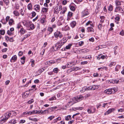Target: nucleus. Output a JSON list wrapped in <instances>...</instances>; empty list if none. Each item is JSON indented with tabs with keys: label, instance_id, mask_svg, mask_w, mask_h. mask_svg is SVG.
Wrapping results in <instances>:
<instances>
[{
	"label": "nucleus",
	"instance_id": "1",
	"mask_svg": "<svg viewBox=\"0 0 124 124\" xmlns=\"http://www.w3.org/2000/svg\"><path fill=\"white\" fill-rule=\"evenodd\" d=\"M64 39L65 38H64L56 43L55 46L53 47L54 51H56L59 50L62 46L67 41L66 39L65 38V40Z\"/></svg>",
	"mask_w": 124,
	"mask_h": 124
},
{
	"label": "nucleus",
	"instance_id": "2",
	"mask_svg": "<svg viewBox=\"0 0 124 124\" xmlns=\"http://www.w3.org/2000/svg\"><path fill=\"white\" fill-rule=\"evenodd\" d=\"M14 113L16 114V112L14 111H11L6 113L3 116V118H1L0 120L2 124L5 122L8 118L10 117L12 114Z\"/></svg>",
	"mask_w": 124,
	"mask_h": 124
},
{
	"label": "nucleus",
	"instance_id": "3",
	"mask_svg": "<svg viewBox=\"0 0 124 124\" xmlns=\"http://www.w3.org/2000/svg\"><path fill=\"white\" fill-rule=\"evenodd\" d=\"M54 36L55 38L58 39V37L60 38H61L62 37L63 35L60 32L57 31L54 33Z\"/></svg>",
	"mask_w": 124,
	"mask_h": 124
},
{
	"label": "nucleus",
	"instance_id": "4",
	"mask_svg": "<svg viewBox=\"0 0 124 124\" xmlns=\"http://www.w3.org/2000/svg\"><path fill=\"white\" fill-rule=\"evenodd\" d=\"M84 98L83 97L82 95H80L73 98V100H75V101L78 102L83 100Z\"/></svg>",
	"mask_w": 124,
	"mask_h": 124
},
{
	"label": "nucleus",
	"instance_id": "5",
	"mask_svg": "<svg viewBox=\"0 0 124 124\" xmlns=\"http://www.w3.org/2000/svg\"><path fill=\"white\" fill-rule=\"evenodd\" d=\"M99 86L100 85H93L92 86H90L88 87L89 89H88V90H94L98 89Z\"/></svg>",
	"mask_w": 124,
	"mask_h": 124
},
{
	"label": "nucleus",
	"instance_id": "6",
	"mask_svg": "<svg viewBox=\"0 0 124 124\" xmlns=\"http://www.w3.org/2000/svg\"><path fill=\"white\" fill-rule=\"evenodd\" d=\"M89 14V13L86 10H84L81 13V16L82 17H84L88 15Z\"/></svg>",
	"mask_w": 124,
	"mask_h": 124
},
{
	"label": "nucleus",
	"instance_id": "7",
	"mask_svg": "<svg viewBox=\"0 0 124 124\" xmlns=\"http://www.w3.org/2000/svg\"><path fill=\"white\" fill-rule=\"evenodd\" d=\"M48 8L43 7L41 9V13L42 14H46L48 12Z\"/></svg>",
	"mask_w": 124,
	"mask_h": 124
},
{
	"label": "nucleus",
	"instance_id": "8",
	"mask_svg": "<svg viewBox=\"0 0 124 124\" xmlns=\"http://www.w3.org/2000/svg\"><path fill=\"white\" fill-rule=\"evenodd\" d=\"M104 93H106L108 94H111L112 93L113 91H112V89L111 88L107 89L104 91Z\"/></svg>",
	"mask_w": 124,
	"mask_h": 124
},
{
	"label": "nucleus",
	"instance_id": "9",
	"mask_svg": "<svg viewBox=\"0 0 124 124\" xmlns=\"http://www.w3.org/2000/svg\"><path fill=\"white\" fill-rule=\"evenodd\" d=\"M119 11L120 12H124V11L123 9H122L121 7H116L114 10L115 12H117L118 11Z\"/></svg>",
	"mask_w": 124,
	"mask_h": 124
},
{
	"label": "nucleus",
	"instance_id": "10",
	"mask_svg": "<svg viewBox=\"0 0 124 124\" xmlns=\"http://www.w3.org/2000/svg\"><path fill=\"white\" fill-rule=\"evenodd\" d=\"M73 13L70 12H69L68 13L67 20L69 21L70 20V18L73 16Z\"/></svg>",
	"mask_w": 124,
	"mask_h": 124
},
{
	"label": "nucleus",
	"instance_id": "11",
	"mask_svg": "<svg viewBox=\"0 0 124 124\" xmlns=\"http://www.w3.org/2000/svg\"><path fill=\"white\" fill-rule=\"evenodd\" d=\"M94 27H89L87 28V31L88 32H94V29L93 28Z\"/></svg>",
	"mask_w": 124,
	"mask_h": 124
},
{
	"label": "nucleus",
	"instance_id": "12",
	"mask_svg": "<svg viewBox=\"0 0 124 124\" xmlns=\"http://www.w3.org/2000/svg\"><path fill=\"white\" fill-rule=\"evenodd\" d=\"M115 110V109L112 108L109 109L104 113V115H106L111 113Z\"/></svg>",
	"mask_w": 124,
	"mask_h": 124
},
{
	"label": "nucleus",
	"instance_id": "13",
	"mask_svg": "<svg viewBox=\"0 0 124 124\" xmlns=\"http://www.w3.org/2000/svg\"><path fill=\"white\" fill-rule=\"evenodd\" d=\"M34 9L38 12H39L40 10V6L39 5H35L34 6Z\"/></svg>",
	"mask_w": 124,
	"mask_h": 124
},
{
	"label": "nucleus",
	"instance_id": "14",
	"mask_svg": "<svg viewBox=\"0 0 124 124\" xmlns=\"http://www.w3.org/2000/svg\"><path fill=\"white\" fill-rule=\"evenodd\" d=\"M89 25L92 27H94V24L92 23V22L90 20L86 23L85 24L86 26H87Z\"/></svg>",
	"mask_w": 124,
	"mask_h": 124
},
{
	"label": "nucleus",
	"instance_id": "15",
	"mask_svg": "<svg viewBox=\"0 0 124 124\" xmlns=\"http://www.w3.org/2000/svg\"><path fill=\"white\" fill-rule=\"evenodd\" d=\"M55 63V62L54 61L50 60L47 61L46 63V64L50 65L53 64L54 63Z\"/></svg>",
	"mask_w": 124,
	"mask_h": 124
},
{
	"label": "nucleus",
	"instance_id": "16",
	"mask_svg": "<svg viewBox=\"0 0 124 124\" xmlns=\"http://www.w3.org/2000/svg\"><path fill=\"white\" fill-rule=\"evenodd\" d=\"M17 59L16 56V55H14L10 59V62H13L16 60Z\"/></svg>",
	"mask_w": 124,
	"mask_h": 124
},
{
	"label": "nucleus",
	"instance_id": "17",
	"mask_svg": "<svg viewBox=\"0 0 124 124\" xmlns=\"http://www.w3.org/2000/svg\"><path fill=\"white\" fill-rule=\"evenodd\" d=\"M101 54H100L98 55V56L97 57V60H99L100 59H105V56L104 55L101 56Z\"/></svg>",
	"mask_w": 124,
	"mask_h": 124
},
{
	"label": "nucleus",
	"instance_id": "18",
	"mask_svg": "<svg viewBox=\"0 0 124 124\" xmlns=\"http://www.w3.org/2000/svg\"><path fill=\"white\" fill-rule=\"evenodd\" d=\"M37 110L30 111H29V115H31L34 114H37Z\"/></svg>",
	"mask_w": 124,
	"mask_h": 124
},
{
	"label": "nucleus",
	"instance_id": "19",
	"mask_svg": "<svg viewBox=\"0 0 124 124\" xmlns=\"http://www.w3.org/2000/svg\"><path fill=\"white\" fill-rule=\"evenodd\" d=\"M76 22L74 21H73L70 23V25L72 28L76 26Z\"/></svg>",
	"mask_w": 124,
	"mask_h": 124
},
{
	"label": "nucleus",
	"instance_id": "20",
	"mask_svg": "<svg viewBox=\"0 0 124 124\" xmlns=\"http://www.w3.org/2000/svg\"><path fill=\"white\" fill-rule=\"evenodd\" d=\"M89 89L88 87H85L83 88L80 91V92L81 93H84L85 91L86 90H88Z\"/></svg>",
	"mask_w": 124,
	"mask_h": 124
},
{
	"label": "nucleus",
	"instance_id": "21",
	"mask_svg": "<svg viewBox=\"0 0 124 124\" xmlns=\"http://www.w3.org/2000/svg\"><path fill=\"white\" fill-rule=\"evenodd\" d=\"M108 11L110 12L112 11L113 9V6L112 5L110 4L109 6H108Z\"/></svg>",
	"mask_w": 124,
	"mask_h": 124
},
{
	"label": "nucleus",
	"instance_id": "22",
	"mask_svg": "<svg viewBox=\"0 0 124 124\" xmlns=\"http://www.w3.org/2000/svg\"><path fill=\"white\" fill-rule=\"evenodd\" d=\"M67 10V8L66 7H63L62 10L60 12V14H64Z\"/></svg>",
	"mask_w": 124,
	"mask_h": 124
},
{
	"label": "nucleus",
	"instance_id": "23",
	"mask_svg": "<svg viewBox=\"0 0 124 124\" xmlns=\"http://www.w3.org/2000/svg\"><path fill=\"white\" fill-rule=\"evenodd\" d=\"M20 31L21 34H24L25 33L27 32L26 30H25L24 29L23 27H22L21 28Z\"/></svg>",
	"mask_w": 124,
	"mask_h": 124
},
{
	"label": "nucleus",
	"instance_id": "24",
	"mask_svg": "<svg viewBox=\"0 0 124 124\" xmlns=\"http://www.w3.org/2000/svg\"><path fill=\"white\" fill-rule=\"evenodd\" d=\"M25 57L24 56L21 58V62L22 64H24L25 62Z\"/></svg>",
	"mask_w": 124,
	"mask_h": 124
},
{
	"label": "nucleus",
	"instance_id": "25",
	"mask_svg": "<svg viewBox=\"0 0 124 124\" xmlns=\"http://www.w3.org/2000/svg\"><path fill=\"white\" fill-rule=\"evenodd\" d=\"M14 23V21L13 19H11L9 20V24L10 26H11Z\"/></svg>",
	"mask_w": 124,
	"mask_h": 124
},
{
	"label": "nucleus",
	"instance_id": "26",
	"mask_svg": "<svg viewBox=\"0 0 124 124\" xmlns=\"http://www.w3.org/2000/svg\"><path fill=\"white\" fill-rule=\"evenodd\" d=\"M74 62L73 61H72L71 62H68V63L66 65V67L67 68H70L71 67L70 65H71Z\"/></svg>",
	"mask_w": 124,
	"mask_h": 124
},
{
	"label": "nucleus",
	"instance_id": "27",
	"mask_svg": "<svg viewBox=\"0 0 124 124\" xmlns=\"http://www.w3.org/2000/svg\"><path fill=\"white\" fill-rule=\"evenodd\" d=\"M89 51V50L86 49H83L80 50V52H81L83 53H85Z\"/></svg>",
	"mask_w": 124,
	"mask_h": 124
},
{
	"label": "nucleus",
	"instance_id": "28",
	"mask_svg": "<svg viewBox=\"0 0 124 124\" xmlns=\"http://www.w3.org/2000/svg\"><path fill=\"white\" fill-rule=\"evenodd\" d=\"M49 108L48 109H47L45 110L44 111H42L41 114H45L47 113H48L49 112Z\"/></svg>",
	"mask_w": 124,
	"mask_h": 124
},
{
	"label": "nucleus",
	"instance_id": "29",
	"mask_svg": "<svg viewBox=\"0 0 124 124\" xmlns=\"http://www.w3.org/2000/svg\"><path fill=\"white\" fill-rule=\"evenodd\" d=\"M13 14L15 15V16H18L19 15V13L17 10L14 11L13 12Z\"/></svg>",
	"mask_w": 124,
	"mask_h": 124
},
{
	"label": "nucleus",
	"instance_id": "30",
	"mask_svg": "<svg viewBox=\"0 0 124 124\" xmlns=\"http://www.w3.org/2000/svg\"><path fill=\"white\" fill-rule=\"evenodd\" d=\"M121 67V66L120 65H116L115 68V70L116 71H118L120 69Z\"/></svg>",
	"mask_w": 124,
	"mask_h": 124
},
{
	"label": "nucleus",
	"instance_id": "31",
	"mask_svg": "<svg viewBox=\"0 0 124 124\" xmlns=\"http://www.w3.org/2000/svg\"><path fill=\"white\" fill-rule=\"evenodd\" d=\"M65 120H69L71 119V117L70 115L67 116H65Z\"/></svg>",
	"mask_w": 124,
	"mask_h": 124
},
{
	"label": "nucleus",
	"instance_id": "32",
	"mask_svg": "<svg viewBox=\"0 0 124 124\" xmlns=\"http://www.w3.org/2000/svg\"><path fill=\"white\" fill-rule=\"evenodd\" d=\"M72 45L71 44H69L68 45L66 46L65 48L67 50L69 49Z\"/></svg>",
	"mask_w": 124,
	"mask_h": 124
},
{
	"label": "nucleus",
	"instance_id": "33",
	"mask_svg": "<svg viewBox=\"0 0 124 124\" xmlns=\"http://www.w3.org/2000/svg\"><path fill=\"white\" fill-rule=\"evenodd\" d=\"M27 8L29 10H31L32 9V5L31 3H30L27 6Z\"/></svg>",
	"mask_w": 124,
	"mask_h": 124
},
{
	"label": "nucleus",
	"instance_id": "34",
	"mask_svg": "<svg viewBox=\"0 0 124 124\" xmlns=\"http://www.w3.org/2000/svg\"><path fill=\"white\" fill-rule=\"evenodd\" d=\"M9 122L10 123L14 124L16 123V121L15 119H13L10 120Z\"/></svg>",
	"mask_w": 124,
	"mask_h": 124
},
{
	"label": "nucleus",
	"instance_id": "35",
	"mask_svg": "<svg viewBox=\"0 0 124 124\" xmlns=\"http://www.w3.org/2000/svg\"><path fill=\"white\" fill-rule=\"evenodd\" d=\"M54 13L57 14L59 12L58 10V8L56 6L54 9Z\"/></svg>",
	"mask_w": 124,
	"mask_h": 124
},
{
	"label": "nucleus",
	"instance_id": "36",
	"mask_svg": "<svg viewBox=\"0 0 124 124\" xmlns=\"http://www.w3.org/2000/svg\"><path fill=\"white\" fill-rule=\"evenodd\" d=\"M116 63L115 62H111L109 64V66L110 67H111L112 66L115 65H116Z\"/></svg>",
	"mask_w": 124,
	"mask_h": 124
},
{
	"label": "nucleus",
	"instance_id": "37",
	"mask_svg": "<svg viewBox=\"0 0 124 124\" xmlns=\"http://www.w3.org/2000/svg\"><path fill=\"white\" fill-rule=\"evenodd\" d=\"M69 1L67 0H63L62 1V3L63 5H65Z\"/></svg>",
	"mask_w": 124,
	"mask_h": 124
},
{
	"label": "nucleus",
	"instance_id": "38",
	"mask_svg": "<svg viewBox=\"0 0 124 124\" xmlns=\"http://www.w3.org/2000/svg\"><path fill=\"white\" fill-rule=\"evenodd\" d=\"M91 109V112L92 113H94L96 111V108L93 107H92L90 108Z\"/></svg>",
	"mask_w": 124,
	"mask_h": 124
},
{
	"label": "nucleus",
	"instance_id": "39",
	"mask_svg": "<svg viewBox=\"0 0 124 124\" xmlns=\"http://www.w3.org/2000/svg\"><path fill=\"white\" fill-rule=\"evenodd\" d=\"M115 3L116 6L120 5L121 4L120 1L117 0H116L115 1Z\"/></svg>",
	"mask_w": 124,
	"mask_h": 124
},
{
	"label": "nucleus",
	"instance_id": "40",
	"mask_svg": "<svg viewBox=\"0 0 124 124\" xmlns=\"http://www.w3.org/2000/svg\"><path fill=\"white\" fill-rule=\"evenodd\" d=\"M5 32L4 30L2 29L0 30V34L3 35L5 34Z\"/></svg>",
	"mask_w": 124,
	"mask_h": 124
},
{
	"label": "nucleus",
	"instance_id": "41",
	"mask_svg": "<svg viewBox=\"0 0 124 124\" xmlns=\"http://www.w3.org/2000/svg\"><path fill=\"white\" fill-rule=\"evenodd\" d=\"M83 108L82 107H77L74 108L73 110L75 111L77 110H82Z\"/></svg>",
	"mask_w": 124,
	"mask_h": 124
},
{
	"label": "nucleus",
	"instance_id": "42",
	"mask_svg": "<svg viewBox=\"0 0 124 124\" xmlns=\"http://www.w3.org/2000/svg\"><path fill=\"white\" fill-rule=\"evenodd\" d=\"M102 25L101 23H99L98 25H97L98 29L100 30H101L102 29Z\"/></svg>",
	"mask_w": 124,
	"mask_h": 124
},
{
	"label": "nucleus",
	"instance_id": "43",
	"mask_svg": "<svg viewBox=\"0 0 124 124\" xmlns=\"http://www.w3.org/2000/svg\"><path fill=\"white\" fill-rule=\"evenodd\" d=\"M45 48H43V49H42L41 48V50H42L41 52L40 53V54L41 55H43L44 54V52L45 50Z\"/></svg>",
	"mask_w": 124,
	"mask_h": 124
},
{
	"label": "nucleus",
	"instance_id": "44",
	"mask_svg": "<svg viewBox=\"0 0 124 124\" xmlns=\"http://www.w3.org/2000/svg\"><path fill=\"white\" fill-rule=\"evenodd\" d=\"M59 71V70L57 68H55L53 70V72L55 73H57Z\"/></svg>",
	"mask_w": 124,
	"mask_h": 124
},
{
	"label": "nucleus",
	"instance_id": "45",
	"mask_svg": "<svg viewBox=\"0 0 124 124\" xmlns=\"http://www.w3.org/2000/svg\"><path fill=\"white\" fill-rule=\"evenodd\" d=\"M55 117L54 116H52L49 117L47 118L48 120L49 119L50 120H52Z\"/></svg>",
	"mask_w": 124,
	"mask_h": 124
},
{
	"label": "nucleus",
	"instance_id": "46",
	"mask_svg": "<svg viewBox=\"0 0 124 124\" xmlns=\"http://www.w3.org/2000/svg\"><path fill=\"white\" fill-rule=\"evenodd\" d=\"M119 81L117 80H114L112 81V83L114 84H118Z\"/></svg>",
	"mask_w": 124,
	"mask_h": 124
},
{
	"label": "nucleus",
	"instance_id": "47",
	"mask_svg": "<svg viewBox=\"0 0 124 124\" xmlns=\"http://www.w3.org/2000/svg\"><path fill=\"white\" fill-rule=\"evenodd\" d=\"M101 7V4L100 3H98L96 6V9L98 10H100Z\"/></svg>",
	"mask_w": 124,
	"mask_h": 124
},
{
	"label": "nucleus",
	"instance_id": "48",
	"mask_svg": "<svg viewBox=\"0 0 124 124\" xmlns=\"http://www.w3.org/2000/svg\"><path fill=\"white\" fill-rule=\"evenodd\" d=\"M69 7L71 10L73 11H74L75 10V8L74 6L70 5L69 6Z\"/></svg>",
	"mask_w": 124,
	"mask_h": 124
},
{
	"label": "nucleus",
	"instance_id": "49",
	"mask_svg": "<svg viewBox=\"0 0 124 124\" xmlns=\"http://www.w3.org/2000/svg\"><path fill=\"white\" fill-rule=\"evenodd\" d=\"M47 29L50 33H51L53 30V28L51 27H48Z\"/></svg>",
	"mask_w": 124,
	"mask_h": 124
},
{
	"label": "nucleus",
	"instance_id": "50",
	"mask_svg": "<svg viewBox=\"0 0 124 124\" xmlns=\"http://www.w3.org/2000/svg\"><path fill=\"white\" fill-rule=\"evenodd\" d=\"M7 34L10 36L12 35L13 34L12 32L9 30H8L7 31Z\"/></svg>",
	"mask_w": 124,
	"mask_h": 124
},
{
	"label": "nucleus",
	"instance_id": "51",
	"mask_svg": "<svg viewBox=\"0 0 124 124\" xmlns=\"http://www.w3.org/2000/svg\"><path fill=\"white\" fill-rule=\"evenodd\" d=\"M56 99L55 96H53L52 97L50 98L49 99V100L50 101H53L54 100H55Z\"/></svg>",
	"mask_w": 124,
	"mask_h": 124
},
{
	"label": "nucleus",
	"instance_id": "52",
	"mask_svg": "<svg viewBox=\"0 0 124 124\" xmlns=\"http://www.w3.org/2000/svg\"><path fill=\"white\" fill-rule=\"evenodd\" d=\"M3 0L4 3L6 5H8L9 3V0Z\"/></svg>",
	"mask_w": 124,
	"mask_h": 124
},
{
	"label": "nucleus",
	"instance_id": "53",
	"mask_svg": "<svg viewBox=\"0 0 124 124\" xmlns=\"http://www.w3.org/2000/svg\"><path fill=\"white\" fill-rule=\"evenodd\" d=\"M31 65L32 67H33L34 66L35 64H34V62L35 61L33 59H32L31 61Z\"/></svg>",
	"mask_w": 124,
	"mask_h": 124
},
{
	"label": "nucleus",
	"instance_id": "54",
	"mask_svg": "<svg viewBox=\"0 0 124 124\" xmlns=\"http://www.w3.org/2000/svg\"><path fill=\"white\" fill-rule=\"evenodd\" d=\"M107 69V67H102L100 68H99L98 69L99 70H100L101 69H105L106 70Z\"/></svg>",
	"mask_w": 124,
	"mask_h": 124
},
{
	"label": "nucleus",
	"instance_id": "55",
	"mask_svg": "<svg viewBox=\"0 0 124 124\" xmlns=\"http://www.w3.org/2000/svg\"><path fill=\"white\" fill-rule=\"evenodd\" d=\"M30 27L31 29L33 30L35 28L34 25L33 24H30Z\"/></svg>",
	"mask_w": 124,
	"mask_h": 124
},
{
	"label": "nucleus",
	"instance_id": "56",
	"mask_svg": "<svg viewBox=\"0 0 124 124\" xmlns=\"http://www.w3.org/2000/svg\"><path fill=\"white\" fill-rule=\"evenodd\" d=\"M34 101V100L33 99H31V100L27 102V103L29 104H31Z\"/></svg>",
	"mask_w": 124,
	"mask_h": 124
},
{
	"label": "nucleus",
	"instance_id": "57",
	"mask_svg": "<svg viewBox=\"0 0 124 124\" xmlns=\"http://www.w3.org/2000/svg\"><path fill=\"white\" fill-rule=\"evenodd\" d=\"M119 34L122 36H124V31L123 30H122L120 32Z\"/></svg>",
	"mask_w": 124,
	"mask_h": 124
},
{
	"label": "nucleus",
	"instance_id": "58",
	"mask_svg": "<svg viewBox=\"0 0 124 124\" xmlns=\"http://www.w3.org/2000/svg\"><path fill=\"white\" fill-rule=\"evenodd\" d=\"M70 29L69 27L67 26H65L64 28V29L65 30L67 31L69 30Z\"/></svg>",
	"mask_w": 124,
	"mask_h": 124
},
{
	"label": "nucleus",
	"instance_id": "59",
	"mask_svg": "<svg viewBox=\"0 0 124 124\" xmlns=\"http://www.w3.org/2000/svg\"><path fill=\"white\" fill-rule=\"evenodd\" d=\"M88 62L87 61H85L81 62V65H84L85 64H86Z\"/></svg>",
	"mask_w": 124,
	"mask_h": 124
},
{
	"label": "nucleus",
	"instance_id": "60",
	"mask_svg": "<svg viewBox=\"0 0 124 124\" xmlns=\"http://www.w3.org/2000/svg\"><path fill=\"white\" fill-rule=\"evenodd\" d=\"M5 39L7 42L9 40V37L8 36H6L5 37Z\"/></svg>",
	"mask_w": 124,
	"mask_h": 124
},
{
	"label": "nucleus",
	"instance_id": "61",
	"mask_svg": "<svg viewBox=\"0 0 124 124\" xmlns=\"http://www.w3.org/2000/svg\"><path fill=\"white\" fill-rule=\"evenodd\" d=\"M45 21V19L44 18H42L40 20V22L42 23H44Z\"/></svg>",
	"mask_w": 124,
	"mask_h": 124
},
{
	"label": "nucleus",
	"instance_id": "62",
	"mask_svg": "<svg viewBox=\"0 0 124 124\" xmlns=\"http://www.w3.org/2000/svg\"><path fill=\"white\" fill-rule=\"evenodd\" d=\"M23 53L21 51H20L18 53V55L19 56H22L23 54Z\"/></svg>",
	"mask_w": 124,
	"mask_h": 124
},
{
	"label": "nucleus",
	"instance_id": "63",
	"mask_svg": "<svg viewBox=\"0 0 124 124\" xmlns=\"http://www.w3.org/2000/svg\"><path fill=\"white\" fill-rule=\"evenodd\" d=\"M93 76L94 77H98L99 76V74L97 73H94L93 74Z\"/></svg>",
	"mask_w": 124,
	"mask_h": 124
},
{
	"label": "nucleus",
	"instance_id": "64",
	"mask_svg": "<svg viewBox=\"0 0 124 124\" xmlns=\"http://www.w3.org/2000/svg\"><path fill=\"white\" fill-rule=\"evenodd\" d=\"M23 23L24 26H27V22L26 21H23Z\"/></svg>",
	"mask_w": 124,
	"mask_h": 124
}]
</instances>
